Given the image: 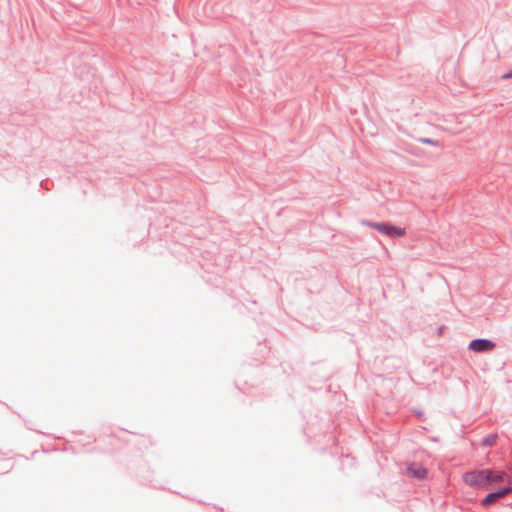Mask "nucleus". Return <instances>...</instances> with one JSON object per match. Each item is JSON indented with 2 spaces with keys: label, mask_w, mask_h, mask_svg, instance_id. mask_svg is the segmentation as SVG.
<instances>
[{
  "label": "nucleus",
  "mask_w": 512,
  "mask_h": 512,
  "mask_svg": "<svg viewBox=\"0 0 512 512\" xmlns=\"http://www.w3.org/2000/svg\"><path fill=\"white\" fill-rule=\"evenodd\" d=\"M495 347V344L486 339H476L470 342L469 348L474 352H487L491 351Z\"/></svg>",
  "instance_id": "4"
},
{
  "label": "nucleus",
  "mask_w": 512,
  "mask_h": 512,
  "mask_svg": "<svg viewBox=\"0 0 512 512\" xmlns=\"http://www.w3.org/2000/svg\"><path fill=\"white\" fill-rule=\"evenodd\" d=\"M510 492H512V487H507L500 491L490 493L482 500V505L484 507H488V506L494 504L495 502H497L499 499L506 496L507 494H509Z\"/></svg>",
  "instance_id": "5"
},
{
  "label": "nucleus",
  "mask_w": 512,
  "mask_h": 512,
  "mask_svg": "<svg viewBox=\"0 0 512 512\" xmlns=\"http://www.w3.org/2000/svg\"><path fill=\"white\" fill-rule=\"evenodd\" d=\"M502 78L503 79H509V78H512V70L508 73H505L502 75Z\"/></svg>",
  "instance_id": "8"
},
{
  "label": "nucleus",
  "mask_w": 512,
  "mask_h": 512,
  "mask_svg": "<svg viewBox=\"0 0 512 512\" xmlns=\"http://www.w3.org/2000/svg\"><path fill=\"white\" fill-rule=\"evenodd\" d=\"M495 439H496V436L495 435H491V436H489L488 438H486L484 440V444L491 445V444L494 443Z\"/></svg>",
  "instance_id": "7"
},
{
  "label": "nucleus",
  "mask_w": 512,
  "mask_h": 512,
  "mask_svg": "<svg viewBox=\"0 0 512 512\" xmlns=\"http://www.w3.org/2000/svg\"><path fill=\"white\" fill-rule=\"evenodd\" d=\"M489 475H490L489 469L469 471L463 475V481L470 487L488 490L489 489V483H488Z\"/></svg>",
  "instance_id": "1"
},
{
  "label": "nucleus",
  "mask_w": 512,
  "mask_h": 512,
  "mask_svg": "<svg viewBox=\"0 0 512 512\" xmlns=\"http://www.w3.org/2000/svg\"><path fill=\"white\" fill-rule=\"evenodd\" d=\"M368 225L380 233L386 234L390 237H401L405 234L404 229L387 223H368Z\"/></svg>",
  "instance_id": "2"
},
{
  "label": "nucleus",
  "mask_w": 512,
  "mask_h": 512,
  "mask_svg": "<svg viewBox=\"0 0 512 512\" xmlns=\"http://www.w3.org/2000/svg\"><path fill=\"white\" fill-rule=\"evenodd\" d=\"M406 475L421 480L426 478L427 470L421 464L409 463L406 466Z\"/></svg>",
  "instance_id": "3"
},
{
  "label": "nucleus",
  "mask_w": 512,
  "mask_h": 512,
  "mask_svg": "<svg viewBox=\"0 0 512 512\" xmlns=\"http://www.w3.org/2000/svg\"><path fill=\"white\" fill-rule=\"evenodd\" d=\"M498 482H507L508 484H511L510 478L504 472L490 470V475L488 476L489 488L493 483Z\"/></svg>",
  "instance_id": "6"
}]
</instances>
